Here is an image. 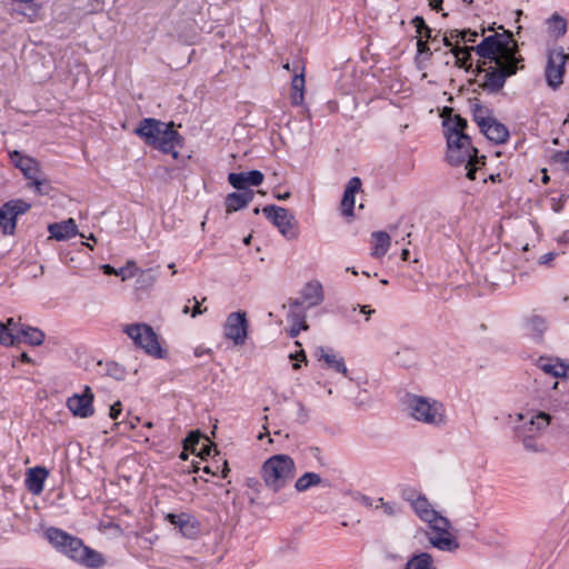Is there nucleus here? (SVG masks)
<instances>
[{"label":"nucleus","instance_id":"f257e3e1","mask_svg":"<svg viewBox=\"0 0 569 569\" xmlns=\"http://www.w3.org/2000/svg\"><path fill=\"white\" fill-rule=\"evenodd\" d=\"M452 108H445L442 117L443 131L447 138V160L452 166L462 163L472 164L473 158L478 156V150L471 144V139L465 133L468 122L459 114L446 117V113H452Z\"/></svg>","mask_w":569,"mask_h":569},{"label":"nucleus","instance_id":"f03ea898","mask_svg":"<svg viewBox=\"0 0 569 569\" xmlns=\"http://www.w3.org/2000/svg\"><path fill=\"white\" fill-rule=\"evenodd\" d=\"M46 537L57 550L82 567L99 569L106 565L102 553L86 546L82 539L71 536L60 528H48Z\"/></svg>","mask_w":569,"mask_h":569},{"label":"nucleus","instance_id":"7ed1b4c3","mask_svg":"<svg viewBox=\"0 0 569 569\" xmlns=\"http://www.w3.org/2000/svg\"><path fill=\"white\" fill-rule=\"evenodd\" d=\"M134 133L139 136L148 146L172 156L178 159L177 147L182 144V136L174 129L173 122H162L154 118L142 119Z\"/></svg>","mask_w":569,"mask_h":569},{"label":"nucleus","instance_id":"20e7f679","mask_svg":"<svg viewBox=\"0 0 569 569\" xmlns=\"http://www.w3.org/2000/svg\"><path fill=\"white\" fill-rule=\"evenodd\" d=\"M502 32L488 36L475 47V52L490 62H502V61H522L521 57H518L519 51L518 43L512 37L509 30H505L502 26H499Z\"/></svg>","mask_w":569,"mask_h":569},{"label":"nucleus","instance_id":"39448f33","mask_svg":"<svg viewBox=\"0 0 569 569\" xmlns=\"http://www.w3.org/2000/svg\"><path fill=\"white\" fill-rule=\"evenodd\" d=\"M405 405L410 417L430 426H441L446 422L443 405L432 398L407 393Z\"/></svg>","mask_w":569,"mask_h":569},{"label":"nucleus","instance_id":"423d86ee","mask_svg":"<svg viewBox=\"0 0 569 569\" xmlns=\"http://www.w3.org/2000/svg\"><path fill=\"white\" fill-rule=\"evenodd\" d=\"M123 331L133 340L137 347L143 349L148 355L163 358V350L158 341V336L149 325H127Z\"/></svg>","mask_w":569,"mask_h":569},{"label":"nucleus","instance_id":"0eeeda50","mask_svg":"<svg viewBox=\"0 0 569 569\" xmlns=\"http://www.w3.org/2000/svg\"><path fill=\"white\" fill-rule=\"evenodd\" d=\"M520 61H502L495 62L497 67H489V69H480L485 72L483 81L480 83L482 90L489 93L499 92L506 83L507 78L513 76L518 71V63Z\"/></svg>","mask_w":569,"mask_h":569},{"label":"nucleus","instance_id":"6e6552de","mask_svg":"<svg viewBox=\"0 0 569 569\" xmlns=\"http://www.w3.org/2000/svg\"><path fill=\"white\" fill-rule=\"evenodd\" d=\"M262 213L288 240H296L299 237L298 222L287 208L268 204L262 208Z\"/></svg>","mask_w":569,"mask_h":569},{"label":"nucleus","instance_id":"1a4fd4ad","mask_svg":"<svg viewBox=\"0 0 569 569\" xmlns=\"http://www.w3.org/2000/svg\"><path fill=\"white\" fill-rule=\"evenodd\" d=\"M44 337L46 335L42 330L28 325H21L18 333H12L3 322L0 321V343L2 346H16L21 341L30 346H40L42 345Z\"/></svg>","mask_w":569,"mask_h":569},{"label":"nucleus","instance_id":"9d476101","mask_svg":"<svg viewBox=\"0 0 569 569\" xmlns=\"http://www.w3.org/2000/svg\"><path fill=\"white\" fill-rule=\"evenodd\" d=\"M568 59L569 54L565 53L562 47L549 50L545 77L550 88L556 90L563 83L565 67Z\"/></svg>","mask_w":569,"mask_h":569},{"label":"nucleus","instance_id":"9b49d317","mask_svg":"<svg viewBox=\"0 0 569 569\" xmlns=\"http://www.w3.org/2000/svg\"><path fill=\"white\" fill-rule=\"evenodd\" d=\"M31 204L22 199H12L0 208V228L3 234H13L17 227V218L28 212Z\"/></svg>","mask_w":569,"mask_h":569},{"label":"nucleus","instance_id":"f8f14e48","mask_svg":"<svg viewBox=\"0 0 569 569\" xmlns=\"http://www.w3.org/2000/svg\"><path fill=\"white\" fill-rule=\"evenodd\" d=\"M216 449V445L199 430L191 431L188 437L183 440V449L180 452V459L186 460L188 458V452L193 453L200 459L204 460L207 457L211 456V451Z\"/></svg>","mask_w":569,"mask_h":569},{"label":"nucleus","instance_id":"ddd939ff","mask_svg":"<svg viewBox=\"0 0 569 569\" xmlns=\"http://www.w3.org/2000/svg\"><path fill=\"white\" fill-rule=\"evenodd\" d=\"M164 520L174 526L186 539L196 540L201 535L200 521L189 512H168L164 515Z\"/></svg>","mask_w":569,"mask_h":569},{"label":"nucleus","instance_id":"4468645a","mask_svg":"<svg viewBox=\"0 0 569 569\" xmlns=\"http://www.w3.org/2000/svg\"><path fill=\"white\" fill-rule=\"evenodd\" d=\"M295 465H262L261 475L266 485L278 491L295 476Z\"/></svg>","mask_w":569,"mask_h":569},{"label":"nucleus","instance_id":"2eb2a0df","mask_svg":"<svg viewBox=\"0 0 569 569\" xmlns=\"http://www.w3.org/2000/svg\"><path fill=\"white\" fill-rule=\"evenodd\" d=\"M248 327L249 325L246 312H232L227 317L224 323V336L232 340L236 346H242L248 336Z\"/></svg>","mask_w":569,"mask_h":569},{"label":"nucleus","instance_id":"dca6fc26","mask_svg":"<svg viewBox=\"0 0 569 569\" xmlns=\"http://www.w3.org/2000/svg\"><path fill=\"white\" fill-rule=\"evenodd\" d=\"M94 395L89 386H86L82 393H74L67 399V407L74 417L89 418L94 413Z\"/></svg>","mask_w":569,"mask_h":569},{"label":"nucleus","instance_id":"f3484780","mask_svg":"<svg viewBox=\"0 0 569 569\" xmlns=\"http://www.w3.org/2000/svg\"><path fill=\"white\" fill-rule=\"evenodd\" d=\"M11 162L18 168L29 182L36 179L42 171L40 170L39 162L29 157L22 154L20 151L14 150L9 153Z\"/></svg>","mask_w":569,"mask_h":569},{"label":"nucleus","instance_id":"a211bd4d","mask_svg":"<svg viewBox=\"0 0 569 569\" xmlns=\"http://www.w3.org/2000/svg\"><path fill=\"white\" fill-rule=\"evenodd\" d=\"M315 357L318 361H323L328 369H332L338 373H342L345 377L348 376V368L345 363V359L338 352L331 348L318 347L315 351Z\"/></svg>","mask_w":569,"mask_h":569},{"label":"nucleus","instance_id":"6ab92c4d","mask_svg":"<svg viewBox=\"0 0 569 569\" xmlns=\"http://www.w3.org/2000/svg\"><path fill=\"white\" fill-rule=\"evenodd\" d=\"M229 183L237 190H250L248 186H260L263 181V173L259 170L248 172L230 173L228 176Z\"/></svg>","mask_w":569,"mask_h":569},{"label":"nucleus","instance_id":"aec40b11","mask_svg":"<svg viewBox=\"0 0 569 569\" xmlns=\"http://www.w3.org/2000/svg\"><path fill=\"white\" fill-rule=\"evenodd\" d=\"M301 306L302 302L299 299H293L289 302L288 321L291 322L289 335L292 338L297 337L301 330H307L309 328L306 321L305 311L298 310Z\"/></svg>","mask_w":569,"mask_h":569},{"label":"nucleus","instance_id":"412c9836","mask_svg":"<svg viewBox=\"0 0 569 569\" xmlns=\"http://www.w3.org/2000/svg\"><path fill=\"white\" fill-rule=\"evenodd\" d=\"M49 476V470L42 466L29 468L26 473L24 485L33 495H40L43 491L44 481Z\"/></svg>","mask_w":569,"mask_h":569},{"label":"nucleus","instance_id":"4be33fe9","mask_svg":"<svg viewBox=\"0 0 569 569\" xmlns=\"http://www.w3.org/2000/svg\"><path fill=\"white\" fill-rule=\"evenodd\" d=\"M517 419L521 422L519 426H526V433H532L533 437L545 430L551 421V416L543 411L536 412L526 421L522 413L517 415Z\"/></svg>","mask_w":569,"mask_h":569},{"label":"nucleus","instance_id":"5701e85b","mask_svg":"<svg viewBox=\"0 0 569 569\" xmlns=\"http://www.w3.org/2000/svg\"><path fill=\"white\" fill-rule=\"evenodd\" d=\"M480 131L496 144L505 143L509 138V130L507 127L499 122L495 117L487 119L483 127L479 128Z\"/></svg>","mask_w":569,"mask_h":569},{"label":"nucleus","instance_id":"b1692460","mask_svg":"<svg viewBox=\"0 0 569 569\" xmlns=\"http://www.w3.org/2000/svg\"><path fill=\"white\" fill-rule=\"evenodd\" d=\"M361 189V180L359 177H352L345 189L341 200V213L345 217H352L355 209V196Z\"/></svg>","mask_w":569,"mask_h":569},{"label":"nucleus","instance_id":"393cba45","mask_svg":"<svg viewBox=\"0 0 569 569\" xmlns=\"http://www.w3.org/2000/svg\"><path fill=\"white\" fill-rule=\"evenodd\" d=\"M302 305L306 302L307 308H312L320 305L323 301V289L322 284L318 281H310L305 284L301 290Z\"/></svg>","mask_w":569,"mask_h":569},{"label":"nucleus","instance_id":"a878e982","mask_svg":"<svg viewBox=\"0 0 569 569\" xmlns=\"http://www.w3.org/2000/svg\"><path fill=\"white\" fill-rule=\"evenodd\" d=\"M254 192L252 190H238L226 197L224 204L227 213L236 212L248 206L252 201Z\"/></svg>","mask_w":569,"mask_h":569},{"label":"nucleus","instance_id":"bb28decb","mask_svg":"<svg viewBox=\"0 0 569 569\" xmlns=\"http://www.w3.org/2000/svg\"><path fill=\"white\" fill-rule=\"evenodd\" d=\"M48 230L51 237L58 241L69 239L78 232L77 224L72 218L61 222L51 223L49 224Z\"/></svg>","mask_w":569,"mask_h":569},{"label":"nucleus","instance_id":"cd10ccee","mask_svg":"<svg viewBox=\"0 0 569 569\" xmlns=\"http://www.w3.org/2000/svg\"><path fill=\"white\" fill-rule=\"evenodd\" d=\"M429 542L441 551L453 552L459 549L460 545L457 539L450 533H439L437 537H430Z\"/></svg>","mask_w":569,"mask_h":569},{"label":"nucleus","instance_id":"c85d7f7f","mask_svg":"<svg viewBox=\"0 0 569 569\" xmlns=\"http://www.w3.org/2000/svg\"><path fill=\"white\" fill-rule=\"evenodd\" d=\"M412 509L416 515L425 522L429 520L430 517L435 516V509L428 499L422 495H419L415 500H412Z\"/></svg>","mask_w":569,"mask_h":569},{"label":"nucleus","instance_id":"c756f323","mask_svg":"<svg viewBox=\"0 0 569 569\" xmlns=\"http://www.w3.org/2000/svg\"><path fill=\"white\" fill-rule=\"evenodd\" d=\"M375 239V247L372 249V257L380 258L386 254L390 246V237L385 231H376L372 233Z\"/></svg>","mask_w":569,"mask_h":569},{"label":"nucleus","instance_id":"7c9ffc66","mask_svg":"<svg viewBox=\"0 0 569 569\" xmlns=\"http://www.w3.org/2000/svg\"><path fill=\"white\" fill-rule=\"evenodd\" d=\"M433 562V558L428 552L413 555L405 565L403 569H428Z\"/></svg>","mask_w":569,"mask_h":569},{"label":"nucleus","instance_id":"2f4dec72","mask_svg":"<svg viewBox=\"0 0 569 569\" xmlns=\"http://www.w3.org/2000/svg\"><path fill=\"white\" fill-rule=\"evenodd\" d=\"M539 368L552 377H565L567 375L568 366L561 362L551 363L548 359H540L538 362Z\"/></svg>","mask_w":569,"mask_h":569},{"label":"nucleus","instance_id":"473e14b6","mask_svg":"<svg viewBox=\"0 0 569 569\" xmlns=\"http://www.w3.org/2000/svg\"><path fill=\"white\" fill-rule=\"evenodd\" d=\"M321 482V477L316 472H306L299 477L295 483L297 491H306L309 488L317 486Z\"/></svg>","mask_w":569,"mask_h":569},{"label":"nucleus","instance_id":"72a5a7b5","mask_svg":"<svg viewBox=\"0 0 569 569\" xmlns=\"http://www.w3.org/2000/svg\"><path fill=\"white\" fill-rule=\"evenodd\" d=\"M426 522L429 523L430 528L437 533H447L451 527V523L448 518L441 516L438 511L435 510V516L430 517Z\"/></svg>","mask_w":569,"mask_h":569},{"label":"nucleus","instance_id":"f704fd0d","mask_svg":"<svg viewBox=\"0 0 569 569\" xmlns=\"http://www.w3.org/2000/svg\"><path fill=\"white\" fill-rule=\"evenodd\" d=\"M28 186L33 188L39 196H47L52 190L51 183L43 172L38 174L36 179H32Z\"/></svg>","mask_w":569,"mask_h":569},{"label":"nucleus","instance_id":"c9c22d12","mask_svg":"<svg viewBox=\"0 0 569 569\" xmlns=\"http://www.w3.org/2000/svg\"><path fill=\"white\" fill-rule=\"evenodd\" d=\"M528 331L536 338L541 339L547 329L546 320L539 316H532L527 321Z\"/></svg>","mask_w":569,"mask_h":569},{"label":"nucleus","instance_id":"e433bc0d","mask_svg":"<svg viewBox=\"0 0 569 569\" xmlns=\"http://www.w3.org/2000/svg\"><path fill=\"white\" fill-rule=\"evenodd\" d=\"M471 110L473 120L477 122L479 128L485 126L487 119H491L493 117L492 111L480 103H475Z\"/></svg>","mask_w":569,"mask_h":569},{"label":"nucleus","instance_id":"4c0bfd02","mask_svg":"<svg viewBox=\"0 0 569 569\" xmlns=\"http://www.w3.org/2000/svg\"><path fill=\"white\" fill-rule=\"evenodd\" d=\"M292 90L295 94L292 96V100L296 104H299L303 100V88H305V77L303 74H295L291 81Z\"/></svg>","mask_w":569,"mask_h":569},{"label":"nucleus","instance_id":"58836bf2","mask_svg":"<svg viewBox=\"0 0 569 569\" xmlns=\"http://www.w3.org/2000/svg\"><path fill=\"white\" fill-rule=\"evenodd\" d=\"M471 51H475V47H455L451 49L459 67H463L470 60Z\"/></svg>","mask_w":569,"mask_h":569},{"label":"nucleus","instance_id":"ea45409f","mask_svg":"<svg viewBox=\"0 0 569 569\" xmlns=\"http://www.w3.org/2000/svg\"><path fill=\"white\" fill-rule=\"evenodd\" d=\"M549 24L556 37H561L567 32V22L558 13L552 14L549 19Z\"/></svg>","mask_w":569,"mask_h":569},{"label":"nucleus","instance_id":"a19ab883","mask_svg":"<svg viewBox=\"0 0 569 569\" xmlns=\"http://www.w3.org/2000/svg\"><path fill=\"white\" fill-rule=\"evenodd\" d=\"M515 436L520 439L523 443V447L529 450L535 449V441L532 433H526V426H516L515 427Z\"/></svg>","mask_w":569,"mask_h":569},{"label":"nucleus","instance_id":"79ce46f5","mask_svg":"<svg viewBox=\"0 0 569 569\" xmlns=\"http://www.w3.org/2000/svg\"><path fill=\"white\" fill-rule=\"evenodd\" d=\"M204 473L212 475L213 477H218L219 479L227 478L230 472L229 465H204L202 468Z\"/></svg>","mask_w":569,"mask_h":569},{"label":"nucleus","instance_id":"37998d69","mask_svg":"<svg viewBox=\"0 0 569 569\" xmlns=\"http://www.w3.org/2000/svg\"><path fill=\"white\" fill-rule=\"evenodd\" d=\"M378 502L380 505H377L376 509L382 508L383 513L388 517H395L401 511L400 507L396 502H385L383 498H379Z\"/></svg>","mask_w":569,"mask_h":569},{"label":"nucleus","instance_id":"c03bdc74","mask_svg":"<svg viewBox=\"0 0 569 569\" xmlns=\"http://www.w3.org/2000/svg\"><path fill=\"white\" fill-rule=\"evenodd\" d=\"M325 457L322 456V451L318 447H309L305 450L303 459L306 460H322Z\"/></svg>","mask_w":569,"mask_h":569},{"label":"nucleus","instance_id":"a18cd8bd","mask_svg":"<svg viewBox=\"0 0 569 569\" xmlns=\"http://www.w3.org/2000/svg\"><path fill=\"white\" fill-rule=\"evenodd\" d=\"M480 162V159L478 158V156L476 158H473L472 160V164H469L468 162L466 163V169H467V178L470 179V180H475L476 179V172H477V164Z\"/></svg>","mask_w":569,"mask_h":569},{"label":"nucleus","instance_id":"49530a36","mask_svg":"<svg viewBox=\"0 0 569 569\" xmlns=\"http://www.w3.org/2000/svg\"><path fill=\"white\" fill-rule=\"evenodd\" d=\"M553 158L557 162L565 164L569 171V149L567 151H557Z\"/></svg>","mask_w":569,"mask_h":569},{"label":"nucleus","instance_id":"de8ad7c7","mask_svg":"<svg viewBox=\"0 0 569 569\" xmlns=\"http://www.w3.org/2000/svg\"><path fill=\"white\" fill-rule=\"evenodd\" d=\"M298 421L305 423L309 420V410L302 402H298Z\"/></svg>","mask_w":569,"mask_h":569},{"label":"nucleus","instance_id":"09e8293b","mask_svg":"<svg viewBox=\"0 0 569 569\" xmlns=\"http://www.w3.org/2000/svg\"><path fill=\"white\" fill-rule=\"evenodd\" d=\"M3 325L12 333H18V330H19L20 326L22 325L21 323V318L19 317L18 320H16L14 318H9V319H7V322L3 323Z\"/></svg>","mask_w":569,"mask_h":569},{"label":"nucleus","instance_id":"8fccbe9b","mask_svg":"<svg viewBox=\"0 0 569 569\" xmlns=\"http://www.w3.org/2000/svg\"><path fill=\"white\" fill-rule=\"evenodd\" d=\"M353 499L356 501H359L361 505H363L365 507H368V508H371L373 507V500L372 498L366 496V495H362L360 492H356L353 493Z\"/></svg>","mask_w":569,"mask_h":569},{"label":"nucleus","instance_id":"3c124183","mask_svg":"<svg viewBox=\"0 0 569 569\" xmlns=\"http://www.w3.org/2000/svg\"><path fill=\"white\" fill-rule=\"evenodd\" d=\"M411 22H412L413 27L416 28V31H417L419 34H422V31H423L425 29H427V27H428V26L426 24V22H425L423 18H422V17H419V16L415 17V18L412 19V21H411Z\"/></svg>","mask_w":569,"mask_h":569},{"label":"nucleus","instance_id":"603ef678","mask_svg":"<svg viewBox=\"0 0 569 569\" xmlns=\"http://www.w3.org/2000/svg\"><path fill=\"white\" fill-rule=\"evenodd\" d=\"M264 462H293V460L287 455H273L267 458Z\"/></svg>","mask_w":569,"mask_h":569},{"label":"nucleus","instance_id":"864d4df0","mask_svg":"<svg viewBox=\"0 0 569 569\" xmlns=\"http://www.w3.org/2000/svg\"><path fill=\"white\" fill-rule=\"evenodd\" d=\"M478 38V32L472 31L470 29L462 30V38L461 40L465 42H475Z\"/></svg>","mask_w":569,"mask_h":569},{"label":"nucleus","instance_id":"5fc2aeb1","mask_svg":"<svg viewBox=\"0 0 569 569\" xmlns=\"http://www.w3.org/2000/svg\"><path fill=\"white\" fill-rule=\"evenodd\" d=\"M120 413H121V402H120V401H117V402H114V403L110 407V410H109V417H110L112 420H117Z\"/></svg>","mask_w":569,"mask_h":569},{"label":"nucleus","instance_id":"6e6d98bb","mask_svg":"<svg viewBox=\"0 0 569 569\" xmlns=\"http://www.w3.org/2000/svg\"><path fill=\"white\" fill-rule=\"evenodd\" d=\"M417 50L420 54H429L431 56L430 48L426 40H422L421 38L417 41Z\"/></svg>","mask_w":569,"mask_h":569},{"label":"nucleus","instance_id":"4d7b16f0","mask_svg":"<svg viewBox=\"0 0 569 569\" xmlns=\"http://www.w3.org/2000/svg\"><path fill=\"white\" fill-rule=\"evenodd\" d=\"M556 256H557L556 252L545 253V254L539 257L538 263L539 264H548L550 261H552L555 259Z\"/></svg>","mask_w":569,"mask_h":569},{"label":"nucleus","instance_id":"13d9d810","mask_svg":"<svg viewBox=\"0 0 569 569\" xmlns=\"http://www.w3.org/2000/svg\"><path fill=\"white\" fill-rule=\"evenodd\" d=\"M192 301L194 302V307H193V309L191 311V317L194 318L198 315H202V313H204L207 311V308L202 309L200 303H199V301L196 298H193Z\"/></svg>","mask_w":569,"mask_h":569},{"label":"nucleus","instance_id":"bf43d9fd","mask_svg":"<svg viewBox=\"0 0 569 569\" xmlns=\"http://www.w3.org/2000/svg\"><path fill=\"white\" fill-rule=\"evenodd\" d=\"M385 558L388 560L395 561V562L402 561V557L400 555L393 553V552H386Z\"/></svg>","mask_w":569,"mask_h":569},{"label":"nucleus","instance_id":"052dcab7","mask_svg":"<svg viewBox=\"0 0 569 569\" xmlns=\"http://www.w3.org/2000/svg\"><path fill=\"white\" fill-rule=\"evenodd\" d=\"M442 0H429V6L432 10L439 11L441 9Z\"/></svg>","mask_w":569,"mask_h":569},{"label":"nucleus","instance_id":"680f3d73","mask_svg":"<svg viewBox=\"0 0 569 569\" xmlns=\"http://www.w3.org/2000/svg\"><path fill=\"white\" fill-rule=\"evenodd\" d=\"M101 268L106 274H119L118 271L110 264H103Z\"/></svg>","mask_w":569,"mask_h":569},{"label":"nucleus","instance_id":"e2e57ef3","mask_svg":"<svg viewBox=\"0 0 569 569\" xmlns=\"http://www.w3.org/2000/svg\"><path fill=\"white\" fill-rule=\"evenodd\" d=\"M449 38L450 39H460L461 40V38H462V30L461 31L457 30V29L451 30L450 33H449Z\"/></svg>","mask_w":569,"mask_h":569},{"label":"nucleus","instance_id":"0e129e2a","mask_svg":"<svg viewBox=\"0 0 569 569\" xmlns=\"http://www.w3.org/2000/svg\"><path fill=\"white\" fill-rule=\"evenodd\" d=\"M290 358L293 360H297V361H299V360L307 361V357L303 351L296 353V355H290Z\"/></svg>","mask_w":569,"mask_h":569},{"label":"nucleus","instance_id":"69168bd1","mask_svg":"<svg viewBox=\"0 0 569 569\" xmlns=\"http://www.w3.org/2000/svg\"><path fill=\"white\" fill-rule=\"evenodd\" d=\"M274 197L279 200H287L290 198V192L287 191L284 193H276Z\"/></svg>","mask_w":569,"mask_h":569},{"label":"nucleus","instance_id":"338daca9","mask_svg":"<svg viewBox=\"0 0 569 569\" xmlns=\"http://www.w3.org/2000/svg\"><path fill=\"white\" fill-rule=\"evenodd\" d=\"M360 311H361L362 313L367 315V316H370L371 313H373V312H375V310H373V309H370V308H369V306H362V307L360 308Z\"/></svg>","mask_w":569,"mask_h":569},{"label":"nucleus","instance_id":"774afa93","mask_svg":"<svg viewBox=\"0 0 569 569\" xmlns=\"http://www.w3.org/2000/svg\"><path fill=\"white\" fill-rule=\"evenodd\" d=\"M442 42H443V44H445L446 47H449V48H451V49L453 48V47H452V43H451V39L449 38V36H445V37L442 38Z\"/></svg>","mask_w":569,"mask_h":569}]
</instances>
